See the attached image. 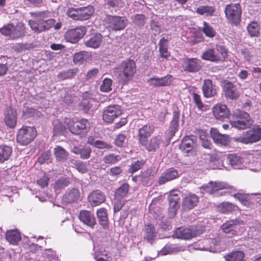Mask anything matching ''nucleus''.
Returning a JSON list of instances; mask_svg holds the SVG:
<instances>
[{"mask_svg": "<svg viewBox=\"0 0 261 261\" xmlns=\"http://www.w3.org/2000/svg\"><path fill=\"white\" fill-rule=\"evenodd\" d=\"M179 249L174 245H167L162 250L161 253L163 255L177 252Z\"/></svg>", "mask_w": 261, "mask_h": 261, "instance_id": "obj_53", "label": "nucleus"}, {"mask_svg": "<svg viewBox=\"0 0 261 261\" xmlns=\"http://www.w3.org/2000/svg\"><path fill=\"white\" fill-rule=\"evenodd\" d=\"M224 90L226 96L231 99H237L239 96L236 86L231 82L225 84Z\"/></svg>", "mask_w": 261, "mask_h": 261, "instance_id": "obj_30", "label": "nucleus"}, {"mask_svg": "<svg viewBox=\"0 0 261 261\" xmlns=\"http://www.w3.org/2000/svg\"><path fill=\"white\" fill-rule=\"evenodd\" d=\"M126 136L123 134H119L115 140L116 145L118 147H121L124 144Z\"/></svg>", "mask_w": 261, "mask_h": 261, "instance_id": "obj_63", "label": "nucleus"}, {"mask_svg": "<svg viewBox=\"0 0 261 261\" xmlns=\"http://www.w3.org/2000/svg\"><path fill=\"white\" fill-rule=\"evenodd\" d=\"M203 244V245L201 247H198L196 248L197 249L201 250H208L211 247L212 244H214V241L211 240V239H205L202 242Z\"/></svg>", "mask_w": 261, "mask_h": 261, "instance_id": "obj_57", "label": "nucleus"}, {"mask_svg": "<svg viewBox=\"0 0 261 261\" xmlns=\"http://www.w3.org/2000/svg\"><path fill=\"white\" fill-rule=\"evenodd\" d=\"M152 175V169L151 168H148L141 172L138 178L144 186H149L152 184V180L151 178Z\"/></svg>", "mask_w": 261, "mask_h": 261, "instance_id": "obj_31", "label": "nucleus"}, {"mask_svg": "<svg viewBox=\"0 0 261 261\" xmlns=\"http://www.w3.org/2000/svg\"><path fill=\"white\" fill-rule=\"evenodd\" d=\"M180 192L178 191H171L168 199L169 204V213L171 216L176 215V211L179 207L178 200L179 199Z\"/></svg>", "mask_w": 261, "mask_h": 261, "instance_id": "obj_15", "label": "nucleus"}, {"mask_svg": "<svg viewBox=\"0 0 261 261\" xmlns=\"http://www.w3.org/2000/svg\"><path fill=\"white\" fill-rule=\"evenodd\" d=\"M93 13L94 9L91 6L79 8V20L88 19Z\"/></svg>", "mask_w": 261, "mask_h": 261, "instance_id": "obj_39", "label": "nucleus"}, {"mask_svg": "<svg viewBox=\"0 0 261 261\" xmlns=\"http://www.w3.org/2000/svg\"><path fill=\"white\" fill-rule=\"evenodd\" d=\"M0 33L10 40H16L25 36L26 28L21 21L18 22L16 25L10 22L0 28Z\"/></svg>", "mask_w": 261, "mask_h": 261, "instance_id": "obj_1", "label": "nucleus"}, {"mask_svg": "<svg viewBox=\"0 0 261 261\" xmlns=\"http://www.w3.org/2000/svg\"><path fill=\"white\" fill-rule=\"evenodd\" d=\"M86 32L87 30L85 27H77L67 31L65 33V38L67 41L72 43H75L84 37Z\"/></svg>", "mask_w": 261, "mask_h": 261, "instance_id": "obj_13", "label": "nucleus"}, {"mask_svg": "<svg viewBox=\"0 0 261 261\" xmlns=\"http://www.w3.org/2000/svg\"><path fill=\"white\" fill-rule=\"evenodd\" d=\"M106 27L113 31L123 30L127 23V19L124 17L109 15L105 18Z\"/></svg>", "mask_w": 261, "mask_h": 261, "instance_id": "obj_10", "label": "nucleus"}, {"mask_svg": "<svg viewBox=\"0 0 261 261\" xmlns=\"http://www.w3.org/2000/svg\"><path fill=\"white\" fill-rule=\"evenodd\" d=\"M202 91L205 97H212L217 93L216 86L213 84L211 80L209 79L204 80L202 86Z\"/></svg>", "mask_w": 261, "mask_h": 261, "instance_id": "obj_25", "label": "nucleus"}, {"mask_svg": "<svg viewBox=\"0 0 261 261\" xmlns=\"http://www.w3.org/2000/svg\"><path fill=\"white\" fill-rule=\"evenodd\" d=\"M34 47V44L31 43H16L13 44L12 47L14 50L18 53L29 50Z\"/></svg>", "mask_w": 261, "mask_h": 261, "instance_id": "obj_44", "label": "nucleus"}, {"mask_svg": "<svg viewBox=\"0 0 261 261\" xmlns=\"http://www.w3.org/2000/svg\"><path fill=\"white\" fill-rule=\"evenodd\" d=\"M97 216L98 222L103 228H108V219L107 211L104 208H101L97 210Z\"/></svg>", "mask_w": 261, "mask_h": 261, "instance_id": "obj_40", "label": "nucleus"}, {"mask_svg": "<svg viewBox=\"0 0 261 261\" xmlns=\"http://www.w3.org/2000/svg\"><path fill=\"white\" fill-rule=\"evenodd\" d=\"M156 231L154 226L151 224H148L144 228V238L148 241L154 239L156 237Z\"/></svg>", "mask_w": 261, "mask_h": 261, "instance_id": "obj_42", "label": "nucleus"}, {"mask_svg": "<svg viewBox=\"0 0 261 261\" xmlns=\"http://www.w3.org/2000/svg\"><path fill=\"white\" fill-rule=\"evenodd\" d=\"M180 114L177 111H174L173 114V118L170 122L168 133V136L172 138L177 132L179 126Z\"/></svg>", "mask_w": 261, "mask_h": 261, "instance_id": "obj_28", "label": "nucleus"}, {"mask_svg": "<svg viewBox=\"0 0 261 261\" xmlns=\"http://www.w3.org/2000/svg\"><path fill=\"white\" fill-rule=\"evenodd\" d=\"M128 190V184L127 183L123 184L120 187L117 189L115 192L116 197L122 198L127 195Z\"/></svg>", "mask_w": 261, "mask_h": 261, "instance_id": "obj_47", "label": "nucleus"}, {"mask_svg": "<svg viewBox=\"0 0 261 261\" xmlns=\"http://www.w3.org/2000/svg\"><path fill=\"white\" fill-rule=\"evenodd\" d=\"M233 120L230 121L232 126L238 129H245L250 127L253 122L249 114L240 110L233 114Z\"/></svg>", "mask_w": 261, "mask_h": 261, "instance_id": "obj_4", "label": "nucleus"}, {"mask_svg": "<svg viewBox=\"0 0 261 261\" xmlns=\"http://www.w3.org/2000/svg\"><path fill=\"white\" fill-rule=\"evenodd\" d=\"M91 152V149L89 147H85L81 149L80 152V157L82 159H88Z\"/></svg>", "mask_w": 261, "mask_h": 261, "instance_id": "obj_61", "label": "nucleus"}, {"mask_svg": "<svg viewBox=\"0 0 261 261\" xmlns=\"http://www.w3.org/2000/svg\"><path fill=\"white\" fill-rule=\"evenodd\" d=\"M67 15L74 20H79V8H69L66 12Z\"/></svg>", "mask_w": 261, "mask_h": 261, "instance_id": "obj_54", "label": "nucleus"}, {"mask_svg": "<svg viewBox=\"0 0 261 261\" xmlns=\"http://www.w3.org/2000/svg\"><path fill=\"white\" fill-rule=\"evenodd\" d=\"M69 180L65 178H62L58 179L56 182V190H60L68 186Z\"/></svg>", "mask_w": 261, "mask_h": 261, "instance_id": "obj_56", "label": "nucleus"}, {"mask_svg": "<svg viewBox=\"0 0 261 261\" xmlns=\"http://www.w3.org/2000/svg\"><path fill=\"white\" fill-rule=\"evenodd\" d=\"M144 16L142 14H136L134 16V21L139 27H142L145 23Z\"/></svg>", "mask_w": 261, "mask_h": 261, "instance_id": "obj_58", "label": "nucleus"}, {"mask_svg": "<svg viewBox=\"0 0 261 261\" xmlns=\"http://www.w3.org/2000/svg\"><path fill=\"white\" fill-rule=\"evenodd\" d=\"M90 127V123L86 119H82L74 123L73 121L69 120L68 129L70 132L75 135L80 134V130H87Z\"/></svg>", "mask_w": 261, "mask_h": 261, "instance_id": "obj_14", "label": "nucleus"}, {"mask_svg": "<svg viewBox=\"0 0 261 261\" xmlns=\"http://www.w3.org/2000/svg\"><path fill=\"white\" fill-rule=\"evenodd\" d=\"M202 32L210 38L214 37L215 36L216 32L213 28L208 23L203 22V27L202 29Z\"/></svg>", "mask_w": 261, "mask_h": 261, "instance_id": "obj_49", "label": "nucleus"}, {"mask_svg": "<svg viewBox=\"0 0 261 261\" xmlns=\"http://www.w3.org/2000/svg\"><path fill=\"white\" fill-rule=\"evenodd\" d=\"M160 79L161 86H166L170 84L172 80V76L171 75H168Z\"/></svg>", "mask_w": 261, "mask_h": 261, "instance_id": "obj_64", "label": "nucleus"}, {"mask_svg": "<svg viewBox=\"0 0 261 261\" xmlns=\"http://www.w3.org/2000/svg\"><path fill=\"white\" fill-rule=\"evenodd\" d=\"M154 126L152 125H145L139 129V142L144 144L146 139L154 132Z\"/></svg>", "mask_w": 261, "mask_h": 261, "instance_id": "obj_27", "label": "nucleus"}, {"mask_svg": "<svg viewBox=\"0 0 261 261\" xmlns=\"http://www.w3.org/2000/svg\"><path fill=\"white\" fill-rule=\"evenodd\" d=\"M203 228L200 226H192L190 228L178 227L174 232V237L184 240H189L199 236L202 233Z\"/></svg>", "mask_w": 261, "mask_h": 261, "instance_id": "obj_8", "label": "nucleus"}, {"mask_svg": "<svg viewBox=\"0 0 261 261\" xmlns=\"http://www.w3.org/2000/svg\"><path fill=\"white\" fill-rule=\"evenodd\" d=\"M120 69L121 79L126 83L132 80L136 72V63L132 60H126L121 63Z\"/></svg>", "mask_w": 261, "mask_h": 261, "instance_id": "obj_9", "label": "nucleus"}, {"mask_svg": "<svg viewBox=\"0 0 261 261\" xmlns=\"http://www.w3.org/2000/svg\"><path fill=\"white\" fill-rule=\"evenodd\" d=\"M242 55L243 56L244 59L246 61H249L253 56V50L248 49H243L241 51Z\"/></svg>", "mask_w": 261, "mask_h": 261, "instance_id": "obj_60", "label": "nucleus"}, {"mask_svg": "<svg viewBox=\"0 0 261 261\" xmlns=\"http://www.w3.org/2000/svg\"><path fill=\"white\" fill-rule=\"evenodd\" d=\"M196 139L194 136H186L181 142L180 149L185 153H189L196 146Z\"/></svg>", "mask_w": 261, "mask_h": 261, "instance_id": "obj_24", "label": "nucleus"}, {"mask_svg": "<svg viewBox=\"0 0 261 261\" xmlns=\"http://www.w3.org/2000/svg\"><path fill=\"white\" fill-rule=\"evenodd\" d=\"M150 29L154 31V34H159L161 33L160 25L155 20H152L150 22Z\"/></svg>", "mask_w": 261, "mask_h": 261, "instance_id": "obj_59", "label": "nucleus"}, {"mask_svg": "<svg viewBox=\"0 0 261 261\" xmlns=\"http://www.w3.org/2000/svg\"><path fill=\"white\" fill-rule=\"evenodd\" d=\"M201 189L203 190V192L211 194H214L221 190H226V191L223 192H218L219 196L225 195L227 194H232L237 190L233 186H230L227 183L223 181H211L206 186H202Z\"/></svg>", "mask_w": 261, "mask_h": 261, "instance_id": "obj_3", "label": "nucleus"}, {"mask_svg": "<svg viewBox=\"0 0 261 261\" xmlns=\"http://www.w3.org/2000/svg\"><path fill=\"white\" fill-rule=\"evenodd\" d=\"M226 261H245L244 253L240 250L233 251L224 255Z\"/></svg>", "mask_w": 261, "mask_h": 261, "instance_id": "obj_37", "label": "nucleus"}, {"mask_svg": "<svg viewBox=\"0 0 261 261\" xmlns=\"http://www.w3.org/2000/svg\"><path fill=\"white\" fill-rule=\"evenodd\" d=\"M182 67L185 71L196 72L201 68V62L195 58L185 59L183 61Z\"/></svg>", "mask_w": 261, "mask_h": 261, "instance_id": "obj_16", "label": "nucleus"}, {"mask_svg": "<svg viewBox=\"0 0 261 261\" xmlns=\"http://www.w3.org/2000/svg\"><path fill=\"white\" fill-rule=\"evenodd\" d=\"M80 197V192L77 189L73 188L67 191L63 197V200L66 203L76 201Z\"/></svg>", "mask_w": 261, "mask_h": 261, "instance_id": "obj_32", "label": "nucleus"}, {"mask_svg": "<svg viewBox=\"0 0 261 261\" xmlns=\"http://www.w3.org/2000/svg\"><path fill=\"white\" fill-rule=\"evenodd\" d=\"M37 136V131L34 127L22 126L17 133L16 140L22 145H27L31 142Z\"/></svg>", "mask_w": 261, "mask_h": 261, "instance_id": "obj_7", "label": "nucleus"}, {"mask_svg": "<svg viewBox=\"0 0 261 261\" xmlns=\"http://www.w3.org/2000/svg\"><path fill=\"white\" fill-rule=\"evenodd\" d=\"M75 166L76 169L82 173H86L87 171V168L85 164L81 161L76 162Z\"/></svg>", "mask_w": 261, "mask_h": 261, "instance_id": "obj_62", "label": "nucleus"}, {"mask_svg": "<svg viewBox=\"0 0 261 261\" xmlns=\"http://www.w3.org/2000/svg\"><path fill=\"white\" fill-rule=\"evenodd\" d=\"M112 81L108 78H105L101 85H100V90L102 92H107L111 90Z\"/></svg>", "mask_w": 261, "mask_h": 261, "instance_id": "obj_52", "label": "nucleus"}, {"mask_svg": "<svg viewBox=\"0 0 261 261\" xmlns=\"http://www.w3.org/2000/svg\"><path fill=\"white\" fill-rule=\"evenodd\" d=\"M238 210L237 205L229 202H223L218 206V211L223 214L230 213Z\"/></svg>", "mask_w": 261, "mask_h": 261, "instance_id": "obj_36", "label": "nucleus"}, {"mask_svg": "<svg viewBox=\"0 0 261 261\" xmlns=\"http://www.w3.org/2000/svg\"><path fill=\"white\" fill-rule=\"evenodd\" d=\"M198 202V198L195 194H189L184 198L182 206L185 210H190L195 206Z\"/></svg>", "mask_w": 261, "mask_h": 261, "instance_id": "obj_29", "label": "nucleus"}, {"mask_svg": "<svg viewBox=\"0 0 261 261\" xmlns=\"http://www.w3.org/2000/svg\"><path fill=\"white\" fill-rule=\"evenodd\" d=\"M215 117L218 120H223L228 118L230 115V111L225 105H217L213 108Z\"/></svg>", "mask_w": 261, "mask_h": 261, "instance_id": "obj_18", "label": "nucleus"}, {"mask_svg": "<svg viewBox=\"0 0 261 261\" xmlns=\"http://www.w3.org/2000/svg\"><path fill=\"white\" fill-rule=\"evenodd\" d=\"M54 153L58 162H65L67 160L69 155V153L60 146H57L54 149Z\"/></svg>", "mask_w": 261, "mask_h": 261, "instance_id": "obj_34", "label": "nucleus"}, {"mask_svg": "<svg viewBox=\"0 0 261 261\" xmlns=\"http://www.w3.org/2000/svg\"><path fill=\"white\" fill-rule=\"evenodd\" d=\"M179 176L177 170L170 168L163 172L159 177L158 182L159 185H163L170 180H173Z\"/></svg>", "mask_w": 261, "mask_h": 261, "instance_id": "obj_23", "label": "nucleus"}, {"mask_svg": "<svg viewBox=\"0 0 261 261\" xmlns=\"http://www.w3.org/2000/svg\"><path fill=\"white\" fill-rule=\"evenodd\" d=\"M77 72V69L74 68L69 69L60 73L58 74V78L61 80H65L73 77Z\"/></svg>", "mask_w": 261, "mask_h": 261, "instance_id": "obj_48", "label": "nucleus"}, {"mask_svg": "<svg viewBox=\"0 0 261 261\" xmlns=\"http://www.w3.org/2000/svg\"><path fill=\"white\" fill-rule=\"evenodd\" d=\"M243 224L244 221L236 219L227 221L222 224L221 228L225 233L229 234L233 236H235L237 233L234 229L237 228L238 226Z\"/></svg>", "mask_w": 261, "mask_h": 261, "instance_id": "obj_17", "label": "nucleus"}, {"mask_svg": "<svg viewBox=\"0 0 261 261\" xmlns=\"http://www.w3.org/2000/svg\"><path fill=\"white\" fill-rule=\"evenodd\" d=\"M145 162L144 160H138L133 163L129 169L128 172L131 173H134L139 170H140L145 164Z\"/></svg>", "mask_w": 261, "mask_h": 261, "instance_id": "obj_51", "label": "nucleus"}, {"mask_svg": "<svg viewBox=\"0 0 261 261\" xmlns=\"http://www.w3.org/2000/svg\"><path fill=\"white\" fill-rule=\"evenodd\" d=\"M261 139V128L254 126L252 129L244 132L239 136L233 138V140L243 144L252 143L258 141Z\"/></svg>", "mask_w": 261, "mask_h": 261, "instance_id": "obj_5", "label": "nucleus"}, {"mask_svg": "<svg viewBox=\"0 0 261 261\" xmlns=\"http://www.w3.org/2000/svg\"><path fill=\"white\" fill-rule=\"evenodd\" d=\"M247 30L251 36H257L259 34V27L256 22H251L247 27Z\"/></svg>", "mask_w": 261, "mask_h": 261, "instance_id": "obj_50", "label": "nucleus"}, {"mask_svg": "<svg viewBox=\"0 0 261 261\" xmlns=\"http://www.w3.org/2000/svg\"><path fill=\"white\" fill-rule=\"evenodd\" d=\"M44 13H38L35 20H30L29 24L31 29L36 33H41L49 30L55 24V20L53 18L45 20L43 18Z\"/></svg>", "mask_w": 261, "mask_h": 261, "instance_id": "obj_2", "label": "nucleus"}, {"mask_svg": "<svg viewBox=\"0 0 261 261\" xmlns=\"http://www.w3.org/2000/svg\"><path fill=\"white\" fill-rule=\"evenodd\" d=\"M121 160V156L119 155H115L114 153H110L105 155L103 158V161L107 164H114Z\"/></svg>", "mask_w": 261, "mask_h": 261, "instance_id": "obj_46", "label": "nucleus"}, {"mask_svg": "<svg viewBox=\"0 0 261 261\" xmlns=\"http://www.w3.org/2000/svg\"><path fill=\"white\" fill-rule=\"evenodd\" d=\"M6 240L12 245H17L21 240L20 232L17 229L8 230L6 233Z\"/></svg>", "mask_w": 261, "mask_h": 261, "instance_id": "obj_33", "label": "nucleus"}, {"mask_svg": "<svg viewBox=\"0 0 261 261\" xmlns=\"http://www.w3.org/2000/svg\"><path fill=\"white\" fill-rule=\"evenodd\" d=\"M159 51L160 56L162 58L167 59L169 56V53L167 50L168 41L165 38L160 39L159 43Z\"/></svg>", "mask_w": 261, "mask_h": 261, "instance_id": "obj_43", "label": "nucleus"}, {"mask_svg": "<svg viewBox=\"0 0 261 261\" xmlns=\"http://www.w3.org/2000/svg\"><path fill=\"white\" fill-rule=\"evenodd\" d=\"M12 149L6 145H0V163L7 161L12 154Z\"/></svg>", "mask_w": 261, "mask_h": 261, "instance_id": "obj_41", "label": "nucleus"}, {"mask_svg": "<svg viewBox=\"0 0 261 261\" xmlns=\"http://www.w3.org/2000/svg\"><path fill=\"white\" fill-rule=\"evenodd\" d=\"M211 135L213 140L217 144L225 146L229 142L228 136L220 134L216 128H213L211 129Z\"/></svg>", "mask_w": 261, "mask_h": 261, "instance_id": "obj_26", "label": "nucleus"}, {"mask_svg": "<svg viewBox=\"0 0 261 261\" xmlns=\"http://www.w3.org/2000/svg\"><path fill=\"white\" fill-rule=\"evenodd\" d=\"M196 12L200 15H212L215 11L213 7L210 6H199L197 8Z\"/></svg>", "mask_w": 261, "mask_h": 261, "instance_id": "obj_45", "label": "nucleus"}, {"mask_svg": "<svg viewBox=\"0 0 261 261\" xmlns=\"http://www.w3.org/2000/svg\"><path fill=\"white\" fill-rule=\"evenodd\" d=\"M225 13L228 20L232 23L237 24L241 20L242 10L239 4H232L226 6Z\"/></svg>", "mask_w": 261, "mask_h": 261, "instance_id": "obj_11", "label": "nucleus"}, {"mask_svg": "<svg viewBox=\"0 0 261 261\" xmlns=\"http://www.w3.org/2000/svg\"><path fill=\"white\" fill-rule=\"evenodd\" d=\"M227 161L236 169H240L243 166V159L240 155L236 154L228 155Z\"/></svg>", "mask_w": 261, "mask_h": 261, "instance_id": "obj_38", "label": "nucleus"}, {"mask_svg": "<svg viewBox=\"0 0 261 261\" xmlns=\"http://www.w3.org/2000/svg\"><path fill=\"white\" fill-rule=\"evenodd\" d=\"M102 40L101 34L97 33L90 37V38L85 42V45L88 47L93 48H98Z\"/></svg>", "mask_w": 261, "mask_h": 261, "instance_id": "obj_35", "label": "nucleus"}, {"mask_svg": "<svg viewBox=\"0 0 261 261\" xmlns=\"http://www.w3.org/2000/svg\"><path fill=\"white\" fill-rule=\"evenodd\" d=\"M105 199V194L99 190L92 192L88 196V201L92 206L99 205L103 203Z\"/></svg>", "mask_w": 261, "mask_h": 261, "instance_id": "obj_21", "label": "nucleus"}, {"mask_svg": "<svg viewBox=\"0 0 261 261\" xmlns=\"http://www.w3.org/2000/svg\"><path fill=\"white\" fill-rule=\"evenodd\" d=\"M79 219L84 224L91 228H93L96 224L95 218L90 211H81L79 215Z\"/></svg>", "mask_w": 261, "mask_h": 261, "instance_id": "obj_20", "label": "nucleus"}, {"mask_svg": "<svg viewBox=\"0 0 261 261\" xmlns=\"http://www.w3.org/2000/svg\"><path fill=\"white\" fill-rule=\"evenodd\" d=\"M162 137L160 135L152 137L148 142L145 141L144 144H141L149 151H155L159 148L162 142Z\"/></svg>", "mask_w": 261, "mask_h": 261, "instance_id": "obj_22", "label": "nucleus"}, {"mask_svg": "<svg viewBox=\"0 0 261 261\" xmlns=\"http://www.w3.org/2000/svg\"><path fill=\"white\" fill-rule=\"evenodd\" d=\"M125 201L123 198L116 197L114 204V211L115 213L119 212L123 207Z\"/></svg>", "mask_w": 261, "mask_h": 261, "instance_id": "obj_55", "label": "nucleus"}, {"mask_svg": "<svg viewBox=\"0 0 261 261\" xmlns=\"http://www.w3.org/2000/svg\"><path fill=\"white\" fill-rule=\"evenodd\" d=\"M227 56L226 48L222 45H216L215 49L208 48L202 54L201 58L204 60L217 62L225 60Z\"/></svg>", "mask_w": 261, "mask_h": 261, "instance_id": "obj_6", "label": "nucleus"}, {"mask_svg": "<svg viewBox=\"0 0 261 261\" xmlns=\"http://www.w3.org/2000/svg\"><path fill=\"white\" fill-rule=\"evenodd\" d=\"M121 114L122 111L120 106L110 105L105 108L102 113V119L107 123H112Z\"/></svg>", "mask_w": 261, "mask_h": 261, "instance_id": "obj_12", "label": "nucleus"}, {"mask_svg": "<svg viewBox=\"0 0 261 261\" xmlns=\"http://www.w3.org/2000/svg\"><path fill=\"white\" fill-rule=\"evenodd\" d=\"M5 122L10 128H14L17 124V114L15 109L7 108L5 112Z\"/></svg>", "mask_w": 261, "mask_h": 261, "instance_id": "obj_19", "label": "nucleus"}]
</instances>
